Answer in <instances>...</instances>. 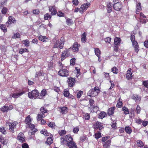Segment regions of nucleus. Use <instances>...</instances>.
Here are the masks:
<instances>
[{
    "instance_id": "obj_1",
    "label": "nucleus",
    "mask_w": 148,
    "mask_h": 148,
    "mask_svg": "<svg viewBox=\"0 0 148 148\" xmlns=\"http://www.w3.org/2000/svg\"><path fill=\"white\" fill-rule=\"evenodd\" d=\"M100 89L98 86H96L93 89H90L88 92V96L90 97H94L98 95L99 93Z\"/></svg>"
},
{
    "instance_id": "obj_2",
    "label": "nucleus",
    "mask_w": 148,
    "mask_h": 148,
    "mask_svg": "<svg viewBox=\"0 0 148 148\" xmlns=\"http://www.w3.org/2000/svg\"><path fill=\"white\" fill-rule=\"evenodd\" d=\"M71 50V48L65 49L62 53L61 56L60 57L61 61H63L66 58L69 57L71 56V55L70 52Z\"/></svg>"
},
{
    "instance_id": "obj_3",
    "label": "nucleus",
    "mask_w": 148,
    "mask_h": 148,
    "mask_svg": "<svg viewBox=\"0 0 148 148\" xmlns=\"http://www.w3.org/2000/svg\"><path fill=\"white\" fill-rule=\"evenodd\" d=\"M61 143L62 145L66 144L73 140V138L70 134L66 135L60 138Z\"/></svg>"
},
{
    "instance_id": "obj_4",
    "label": "nucleus",
    "mask_w": 148,
    "mask_h": 148,
    "mask_svg": "<svg viewBox=\"0 0 148 148\" xmlns=\"http://www.w3.org/2000/svg\"><path fill=\"white\" fill-rule=\"evenodd\" d=\"M18 124L17 121H12V122H6V125H8L9 127V130L10 132L12 133L14 132V129L16 128V126Z\"/></svg>"
},
{
    "instance_id": "obj_5",
    "label": "nucleus",
    "mask_w": 148,
    "mask_h": 148,
    "mask_svg": "<svg viewBox=\"0 0 148 148\" xmlns=\"http://www.w3.org/2000/svg\"><path fill=\"white\" fill-rule=\"evenodd\" d=\"M39 92L38 90L35 89L28 93L29 97L31 99L39 98Z\"/></svg>"
},
{
    "instance_id": "obj_6",
    "label": "nucleus",
    "mask_w": 148,
    "mask_h": 148,
    "mask_svg": "<svg viewBox=\"0 0 148 148\" xmlns=\"http://www.w3.org/2000/svg\"><path fill=\"white\" fill-rule=\"evenodd\" d=\"M58 75L62 77H67L69 75V71L66 69H61L58 72Z\"/></svg>"
},
{
    "instance_id": "obj_7",
    "label": "nucleus",
    "mask_w": 148,
    "mask_h": 148,
    "mask_svg": "<svg viewBox=\"0 0 148 148\" xmlns=\"http://www.w3.org/2000/svg\"><path fill=\"white\" fill-rule=\"evenodd\" d=\"M89 3H85L81 5L79 8V12L80 13H83L90 5Z\"/></svg>"
},
{
    "instance_id": "obj_8",
    "label": "nucleus",
    "mask_w": 148,
    "mask_h": 148,
    "mask_svg": "<svg viewBox=\"0 0 148 148\" xmlns=\"http://www.w3.org/2000/svg\"><path fill=\"white\" fill-rule=\"evenodd\" d=\"M92 127L94 130H98L99 131L103 128V124L102 123L98 121H96L95 123L93 124Z\"/></svg>"
},
{
    "instance_id": "obj_9",
    "label": "nucleus",
    "mask_w": 148,
    "mask_h": 148,
    "mask_svg": "<svg viewBox=\"0 0 148 148\" xmlns=\"http://www.w3.org/2000/svg\"><path fill=\"white\" fill-rule=\"evenodd\" d=\"M123 5L121 2L115 3L113 5L114 9L117 11L121 12L123 10Z\"/></svg>"
},
{
    "instance_id": "obj_10",
    "label": "nucleus",
    "mask_w": 148,
    "mask_h": 148,
    "mask_svg": "<svg viewBox=\"0 0 148 148\" xmlns=\"http://www.w3.org/2000/svg\"><path fill=\"white\" fill-rule=\"evenodd\" d=\"M18 92H15L12 94V97L14 98H17L22 96L25 93V91L22 89H19L17 90Z\"/></svg>"
},
{
    "instance_id": "obj_11",
    "label": "nucleus",
    "mask_w": 148,
    "mask_h": 148,
    "mask_svg": "<svg viewBox=\"0 0 148 148\" xmlns=\"http://www.w3.org/2000/svg\"><path fill=\"white\" fill-rule=\"evenodd\" d=\"M49 10L52 16L55 15L57 13V8L55 5L50 6L49 7Z\"/></svg>"
},
{
    "instance_id": "obj_12",
    "label": "nucleus",
    "mask_w": 148,
    "mask_h": 148,
    "mask_svg": "<svg viewBox=\"0 0 148 148\" xmlns=\"http://www.w3.org/2000/svg\"><path fill=\"white\" fill-rule=\"evenodd\" d=\"M16 21L14 17L12 16H9L8 17V21L6 23L7 27H9L12 23H16Z\"/></svg>"
},
{
    "instance_id": "obj_13",
    "label": "nucleus",
    "mask_w": 148,
    "mask_h": 148,
    "mask_svg": "<svg viewBox=\"0 0 148 148\" xmlns=\"http://www.w3.org/2000/svg\"><path fill=\"white\" fill-rule=\"evenodd\" d=\"M68 86L69 87H72L75 85V78L70 77L68 78Z\"/></svg>"
},
{
    "instance_id": "obj_14",
    "label": "nucleus",
    "mask_w": 148,
    "mask_h": 148,
    "mask_svg": "<svg viewBox=\"0 0 148 148\" xmlns=\"http://www.w3.org/2000/svg\"><path fill=\"white\" fill-rule=\"evenodd\" d=\"M133 71L131 68H129L127 71L126 78L128 80H131L133 78Z\"/></svg>"
},
{
    "instance_id": "obj_15",
    "label": "nucleus",
    "mask_w": 148,
    "mask_h": 148,
    "mask_svg": "<svg viewBox=\"0 0 148 148\" xmlns=\"http://www.w3.org/2000/svg\"><path fill=\"white\" fill-rule=\"evenodd\" d=\"M17 139L20 142L22 143L25 142V138L24 134L22 132H21L18 134Z\"/></svg>"
},
{
    "instance_id": "obj_16",
    "label": "nucleus",
    "mask_w": 148,
    "mask_h": 148,
    "mask_svg": "<svg viewBox=\"0 0 148 148\" xmlns=\"http://www.w3.org/2000/svg\"><path fill=\"white\" fill-rule=\"evenodd\" d=\"M80 46V44H78L77 42H75L73 43L72 47H71V49H72L73 52H77L79 51V47Z\"/></svg>"
},
{
    "instance_id": "obj_17",
    "label": "nucleus",
    "mask_w": 148,
    "mask_h": 148,
    "mask_svg": "<svg viewBox=\"0 0 148 148\" xmlns=\"http://www.w3.org/2000/svg\"><path fill=\"white\" fill-rule=\"evenodd\" d=\"M65 39L64 37H61L60 38V41L58 45V48H59L60 49H62L64 47L65 43Z\"/></svg>"
},
{
    "instance_id": "obj_18",
    "label": "nucleus",
    "mask_w": 148,
    "mask_h": 148,
    "mask_svg": "<svg viewBox=\"0 0 148 148\" xmlns=\"http://www.w3.org/2000/svg\"><path fill=\"white\" fill-rule=\"evenodd\" d=\"M58 109L61 114H66L68 112V109L67 107L63 106L62 107H59Z\"/></svg>"
},
{
    "instance_id": "obj_19",
    "label": "nucleus",
    "mask_w": 148,
    "mask_h": 148,
    "mask_svg": "<svg viewBox=\"0 0 148 148\" xmlns=\"http://www.w3.org/2000/svg\"><path fill=\"white\" fill-rule=\"evenodd\" d=\"M95 102L94 100L90 98L89 99V103L90 106L93 109H96L97 110H98L99 109L98 107L93 105Z\"/></svg>"
},
{
    "instance_id": "obj_20",
    "label": "nucleus",
    "mask_w": 148,
    "mask_h": 148,
    "mask_svg": "<svg viewBox=\"0 0 148 148\" xmlns=\"http://www.w3.org/2000/svg\"><path fill=\"white\" fill-rule=\"evenodd\" d=\"M132 46L134 49L135 52L136 53H138L139 51V46L138 42H136L132 43Z\"/></svg>"
},
{
    "instance_id": "obj_21",
    "label": "nucleus",
    "mask_w": 148,
    "mask_h": 148,
    "mask_svg": "<svg viewBox=\"0 0 148 148\" xmlns=\"http://www.w3.org/2000/svg\"><path fill=\"white\" fill-rule=\"evenodd\" d=\"M29 127L31 129V133L32 134H34L37 131V130L35 128V126L33 124L31 123L28 124Z\"/></svg>"
},
{
    "instance_id": "obj_22",
    "label": "nucleus",
    "mask_w": 148,
    "mask_h": 148,
    "mask_svg": "<svg viewBox=\"0 0 148 148\" xmlns=\"http://www.w3.org/2000/svg\"><path fill=\"white\" fill-rule=\"evenodd\" d=\"M67 146L70 148H77V146L73 140L71 141V142H69L66 144Z\"/></svg>"
},
{
    "instance_id": "obj_23",
    "label": "nucleus",
    "mask_w": 148,
    "mask_h": 148,
    "mask_svg": "<svg viewBox=\"0 0 148 148\" xmlns=\"http://www.w3.org/2000/svg\"><path fill=\"white\" fill-rule=\"evenodd\" d=\"M47 94V91L45 89H43L41 92L40 95L39 94V99H42L43 97Z\"/></svg>"
},
{
    "instance_id": "obj_24",
    "label": "nucleus",
    "mask_w": 148,
    "mask_h": 148,
    "mask_svg": "<svg viewBox=\"0 0 148 148\" xmlns=\"http://www.w3.org/2000/svg\"><path fill=\"white\" fill-rule=\"evenodd\" d=\"M111 140H108L103 144V147L104 148H109L111 145Z\"/></svg>"
},
{
    "instance_id": "obj_25",
    "label": "nucleus",
    "mask_w": 148,
    "mask_h": 148,
    "mask_svg": "<svg viewBox=\"0 0 148 148\" xmlns=\"http://www.w3.org/2000/svg\"><path fill=\"white\" fill-rule=\"evenodd\" d=\"M115 108V107L113 106L109 108L108 109L107 112V114L108 115L110 116L114 114Z\"/></svg>"
},
{
    "instance_id": "obj_26",
    "label": "nucleus",
    "mask_w": 148,
    "mask_h": 148,
    "mask_svg": "<svg viewBox=\"0 0 148 148\" xmlns=\"http://www.w3.org/2000/svg\"><path fill=\"white\" fill-rule=\"evenodd\" d=\"M50 136L48 137L46 142L49 145H51L53 143V137L51 134L49 135Z\"/></svg>"
},
{
    "instance_id": "obj_27",
    "label": "nucleus",
    "mask_w": 148,
    "mask_h": 148,
    "mask_svg": "<svg viewBox=\"0 0 148 148\" xmlns=\"http://www.w3.org/2000/svg\"><path fill=\"white\" fill-rule=\"evenodd\" d=\"M112 3L111 2H110L107 3V9L108 13H110L112 12Z\"/></svg>"
},
{
    "instance_id": "obj_28",
    "label": "nucleus",
    "mask_w": 148,
    "mask_h": 148,
    "mask_svg": "<svg viewBox=\"0 0 148 148\" xmlns=\"http://www.w3.org/2000/svg\"><path fill=\"white\" fill-rule=\"evenodd\" d=\"M87 34L86 32H84L81 35V41L83 43H85L87 40Z\"/></svg>"
},
{
    "instance_id": "obj_29",
    "label": "nucleus",
    "mask_w": 148,
    "mask_h": 148,
    "mask_svg": "<svg viewBox=\"0 0 148 148\" xmlns=\"http://www.w3.org/2000/svg\"><path fill=\"white\" fill-rule=\"evenodd\" d=\"M136 13L137 14H138L142 10V8L141 3H138L136 6Z\"/></svg>"
},
{
    "instance_id": "obj_30",
    "label": "nucleus",
    "mask_w": 148,
    "mask_h": 148,
    "mask_svg": "<svg viewBox=\"0 0 148 148\" xmlns=\"http://www.w3.org/2000/svg\"><path fill=\"white\" fill-rule=\"evenodd\" d=\"M40 113L43 115H45V113H47L48 112V110L46 108L43 107H41L40 109Z\"/></svg>"
},
{
    "instance_id": "obj_31",
    "label": "nucleus",
    "mask_w": 148,
    "mask_h": 148,
    "mask_svg": "<svg viewBox=\"0 0 148 148\" xmlns=\"http://www.w3.org/2000/svg\"><path fill=\"white\" fill-rule=\"evenodd\" d=\"M121 40L120 38L119 37H115L114 40V43L115 45H118L120 43Z\"/></svg>"
},
{
    "instance_id": "obj_32",
    "label": "nucleus",
    "mask_w": 148,
    "mask_h": 148,
    "mask_svg": "<svg viewBox=\"0 0 148 148\" xmlns=\"http://www.w3.org/2000/svg\"><path fill=\"white\" fill-rule=\"evenodd\" d=\"M38 38L40 40L43 42H46L47 40L49 39L47 36H43L41 35L38 36Z\"/></svg>"
},
{
    "instance_id": "obj_33",
    "label": "nucleus",
    "mask_w": 148,
    "mask_h": 148,
    "mask_svg": "<svg viewBox=\"0 0 148 148\" xmlns=\"http://www.w3.org/2000/svg\"><path fill=\"white\" fill-rule=\"evenodd\" d=\"M67 25H71L73 24V21L72 19L69 18L67 17H65Z\"/></svg>"
},
{
    "instance_id": "obj_34",
    "label": "nucleus",
    "mask_w": 148,
    "mask_h": 148,
    "mask_svg": "<svg viewBox=\"0 0 148 148\" xmlns=\"http://www.w3.org/2000/svg\"><path fill=\"white\" fill-rule=\"evenodd\" d=\"M125 130L127 134H130L132 132V130L131 127L129 126L126 127Z\"/></svg>"
},
{
    "instance_id": "obj_35",
    "label": "nucleus",
    "mask_w": 148,
    "mask_h": 148,
    "mask_svg": "<svg viewBox=\"0 0 148 148\" xmlns=\"http://www.w3.org/2000/svg\"><path fill=\"white\" fill-rule=\"evenodd\" d=\"M95 53L96 56L99 58V59L100 57L101 51L100 49L98 48L95 49Z\"/></svg>"
},
{
    "instance_id": "obj_36",
    "label": "nucleus",
    "mask_w": 148,
    "mask_h": 148,
    "mask_svg": "<svg viewBox=\"0 0 148 148\" xmlns=\"http://www.w3.org/2000/svg\"><path fill=\"white\" fill-rule=\"evenodd\" d=\"M31 121V116L30 115H29L26 117L25 120V122L26 124L28 125L30 123Z\"/></svg>"
},
{
    "instance_id": "obj_37",
    "label": "nucleus",
    "mask_w": 148,
    "mask_h": 148,
    "mask_svg": "<svg viewBox=\"0 0 148 148\" xmlns=\"http://www.w3.org/2000/svg\"><path fill=\"white\" fill-rule=\"evenodd\" d=\"M22 42L26 47H27L29 46L30 42L28 39H26L23 40Z\"/></svg>"
},
{
    "instance_id": "obj_38",
    "label": "nucleus",
    "mask_w": 148,
    "mask_h": 148,
    "mask_svg": "<svg viewBox=\"0 0 148 148\" xmlns=\"http://www.w3.org/2000/svg\"><path fill=\"white\" fill-rule=\"evenodd\" d=\"M45 115H43L40 113H39L37 115L36 117L37 120L38 121H40L42 118L45 117Z\"/></svg>"
},
{
    "instance_id": "obj_39",
    "label": "nucleus",
    "mask_w": 148,
    "mask_h": 148,
    "mask_svg": "<svg viewBox=\"0 0 148 148\" xmlns=\"http://www.w3.org/2000/svg\"><path fill=\"white\" fill-rule=\"evenodd\" d=\"M122 110L124 111L123 113L125 115L128 114L129 113V109L126 106H124L122 108Z\"/></svg>"
},
{
    "instance_id": "obj_40",
    "label": "nucleus",
    "mask_w": 148,
    "mask_h": 148,
    "mask_svg": "<svg viewBox=\"0 0 148 148\" xmlns=\"http://www.w3.org/2000/svg\"><path fill=\"white\" fill-rule=\"evenodd\" d=\"M47 125L49 127L52 129H55V127L56 126V124L54 122H50L48 123Z\"/></svg>"
},
{
    "instance_id": "obj_41",
    "label": "nucleus",
    "mask_w": 148,
    "mask_h": 148,
    "mask_svg": "<svg viewBox=\"0 0 148 148\" xmlns=\"http://www.w3.org/2000/svg\"><path fill=\"white\" fill-rule=\"evenodd\" d=\"M40 132L41 134H43L45 136H49L51 135V134L45 130H42Z\"/></svg>"
},
{
    "instance_id": "obj_42",
    "label": "nucleus",
    "mask_w": 148,
    "mask_h": 148,
    "mask_svg": "<svg viewBox=\"0 0 148 148\" xmlns=\"http://www.w3.org/2000/svg\"><path fill=\"white\" fill-rule=\"evenodd\" d=\"M48 13H46L44 16V20H48L51 19L52 17Z\"/></svg>"
},
{
    "instance_id": "obj_43",
    "label": "nucleus",
    "mask_w": 148,
    "mask_h": 148,
    "mask_svg": "<svg viewBox=\"0 0 148 148\" xmlns=\"http://www.w3.org/2000/svg\"><path fill=\"white\" fill-rule=\"evenodd\" d=\"M63 94L65 97H68L70 95L69 90L68 89H64L63 91Z\"/></svg>"
},
{
    "instance_id": "obj_44",
    "label": "nucleus",
    "mask_w": 148,
    "mask_h": 148,
    "mask_svg": "<svg viewBox=\"0 0 148 148\" xmlns=\"http://www.w3.org/2000/svg\"><path fill=\"white\" fill-rule=\"evenodd\" d=\"M106 115V113L104 112H102L99 114V118L100 119H103Z\"/></svg>"
},
{
    "instance_id": "obj_45",
    "label": "nucleus",
    "mask_w": 148,
    "mask_h": 148,
    "mask_svg": "<svg viewBox=\"0 0 148 148\" xmlns=\"http://www.w3.org/2000/svg\"><path fill=\"white\" fill-rule=\"evenodd\" d=\"M0 29L4 32H7V29L5 25L1 24L0 25Z\"/></svg>"
},
{
    "instance_id": "obj_46",
    "label": "nucleus",
    "mask_w": 148,
    "mask_h": 148,
    "mask_svg": "<svg viewBox=\"0 0 148 148\" xmlns=\"http://www.w3.org/2000/svg\"><path fill=\"white\" fill-rule=\"evenodd\" d=\"M137 145L138 147H142L144 145V144L142 141L138 140L137 141Z\"/></svg>"
},
{
    "instance_id": "obj_47",
    "label": "nucleus",
    "mask_w": 148,
    "mask_h": 148,
    "mask_svg": "<svg viewBox=\"0 0 148 148\" xmlns=\"http://www.w3.org/2000/svg\"><path fill=\"white\" fill-rule=\"evenodd\" d=\"M29 52L28 50L26 48H21L19 51V53L21 54L25 52Z\"/></svg>"
},
{
    "instance_id": "obj_48",
    "label": "nucleus",
    "mask_w": 148,
    "mask_h": 148,
    "mask_svg": "<svg viewBox=\"0 0 148 148\" xmlns=\"http://www.w3.org/2000/svg\"><path fill=\"white\" fill-rule=\"evenodd\" d=\"M94 137L97 139L101 137V134L100 132H98L95 133L94 135Z\"/></svg>"
},
{
    "instance_id": "obj_49",
    "label": "nucleus",
    "mask_w": 148,
    "mask_h": 148,
    "mask_svg": "<svg viewBox=\"0 0 148 148\" xmlns=\"http://www.w3.org/2000/svg\"><path fill=\"white\" fill-rule=\"evenodd\" d=\"M121 99L119 98L118 100V102L117 103L116 105V107L118 108H121L123 105V103L121 101Z\"/></svg>"
},
{
    "instance_id": "obj_50",
    "label": "nucleus",
    "mask_w": 148,
    "mask_h": 148,
    "mask_svg": "<svg viewBox=\"0 0 148 148\" xmlns=\"http://www.w3.org/2000/svg\"><path fill=\"white\" fill-rule=\"evenodd\" d=\"M118 69L115 66H114L111 69V71L115 74H117L118 73Z\"/></svg>"
},
{
    "instance_id": "obj_51",
    "label": "nucleus",
    "mask_w": 148,
    "mask_h": 148,
    "mask_svg": "<svg viewBox=\"0 0 148 148\" xmlns=\"http://www.w3.org/2000/svg\"><path fill=\"white\" fill-rule=\"evenodd\" d=\"M9 109V107L8 106H3L1 109V111L3 112H7Z\"/></svg>"
},
{
    "instance_id": "obj_52",
    "label": "nucleus",
    "mask_w": 148,
    "mask_h": 148,
    "mask_svg": "<svg viewBox=\"0 0 148 148\" xmlns=\"http://www.w3.org/2000/svg\"><path fill=\"white\" fill-rule=\"evenodd\" d=\"M83 118L86 120H88L90 118V115L87 113H85L83 115Z\"/></svg>"
},
{
    "instance_id": "obj_53",
    "label": "nucleus",
    "mask_w": 148,
    "mask_h": 148,
    "mask_svg": "<svg viewBox=\"0 0 148 148\" xmlns=\"http://www.w3.org/2000/svg\"><path fill=\"white\" fill-rule=\"evenodd\" d=\"M8 10V8L5 7H3L1 10V13L5 15Z\"/></svg>"
},
{
    "instance_id": "obj_54",
    "label": "nucleus",
    "mask_w": 148,
    "mask_h": 148,
    "mask_svg": "<svg viewBox=\"0 0 148 148\" xmlns=\"http://www.w3.org/2000/svg\"><path fill=\"white\" fill-rule=\"evenodd\" d=\"M66 131L65 130H60L58 132V133L61 136H62L66 134Z\"/></svg>"
},
{
    "instance_id": "obj_55",
    "label": "nucleus",
    "mask_w": 148,
    "mask_h": 148,
    "mask_svg": "<svg viewBox=\"0 0 148 148\" xmlns=\"http://www.w3.org/2000/svg\"><path fill=\"white\" fill-rule=\"evenodd\" d=\"M116 123L115 120L113 121L112 122L111 127L112 129L115 130L116 129Z\"/></svg>"
},
{
    "instance_id": "obj_56",
    "label": "nucleus",
    "mask_w": 148,
    "mask_h": 148,
    "mask_svg": "<svg viewBox=\"0 0 148 148\" xmlns=\"http://www.w3.org/2000/svg\"><path fill=\"white\" fill-rule=\"evenodd\" d=\"M0 132L4 134H6V131L3 127L2 126L0 127Z\"/></svg>"
},
{
    "instance_id": "obj_57",
    "label": "nucleus",
    "mask_w": 148,
    "mask_h": 148,
    "mask_svg": "<svg viewBox=\"0 0 148 148\" xmlns=\"http://www.w3.org/2000/svg\"><path fill=\"white\" fill-rule=\"evenodd\" d=\"M21 37V35L20 34L17 32L16 33L14 34V35L12 36V38H19Z\"/></svg>"
},
{
    "instance_id": "obj_58",
    "label": "nucleus",
    "mask_w": 148,
    "mask_h": 148,
    "mask_svg": "<svg viewBox=\"0 0 148 148\" xmlns=\"http://www.w3.org/2000/svg\"><path fill=\"white\" fill-rule=\"evenodd\" d=\"M76 59L75 58H72L70 60V65L71 66H74L75 64Z\"/></svg>"
},
{
    "instance_id": "obj_59",
    "label": "nucleus",
    "mask_w": 148,
    "mask_h": 148,
    "mask_svg": "<svg viewBox=\"0 0 148 148\" xmlns=\"http://www.w3.org/2000/svg\"><path fill=\"white\" fill-rule=\"evenodd\" d=\"M59 43V40H56V41L53 43V48H58V45Z\"/></svg>"
},
{
    "instance_id": "obj_60",
    "label": "nucleus",
    "mask_w": 148,
    "mask_h": 148,
    "mask_svg": "<svg viewBox=\"0 0 148 148\" xmlns=\"http://www.w3.org/2000/svg\"><path fill=\"white\" fill-rule=\"evenodd\" d=\"M130 40L132 43L137 42L135 40V36L134 35L132 34L130 36Z\"/></svg>"
},
{
    "instance_id": "obj_61",
    "label": "nucleus",
    "mask_w": 148,
    "mask_h": 148,
    "mask_svg": "<svg viewBox=\"0 0 148 148\" xmlns=\"http://www.w3.org/2000/svg\"><path fill=\"white\" fill-rule=\"evenodd\" d=\"M8 142V140L6 139H4V138H3L2 140L1 143L3 145H7Z\"/></svg>"
},
{
    "instance_id": "obj_62",
    "label": "nucleus",
    "mask_w": 148,
    "mask_h": 148,
    "mask_svg": "<svg viewBox=\"0 0 148 148\" xmlns=\"http://www.w3.org/2000/svg\"><path fill=\"white\" fill-rule=\"evenodd\" d=\"M140 22L142 23H146L147 22L146 18H139Z\"/></svg>"
},
{
    "instance_id": "obj_63",
    "label": "nucleus",
    "mask_w": 148,
    "mask_h": 148,
    "mask_svg": "<svg viewBox=\"0 0 148 148\" xmlns=\"http://www.w3.org/2000/svg\"><path fill=\"white\" fill-rule=\"evenodd\" d=\"M140 98V97H139L138 95H133L132 96V99L136 101L139 100Z\"/></svg>"
},
{
    "instance_id": "obj_64",
    "label": "nucleus",
    "mask_w": 148,
    "mask_h": 148,
    "mask_svg": "<svg viewBox=\"0 0 148 148\" xmlns=\"http://www.w3.org/2000/svg\"><path fill=\"white\" fill-rule=\"evenodd\" d=\"M143 84L145 87L148 88V80L143 81Z\"/></svg>"
}]
</instances>
